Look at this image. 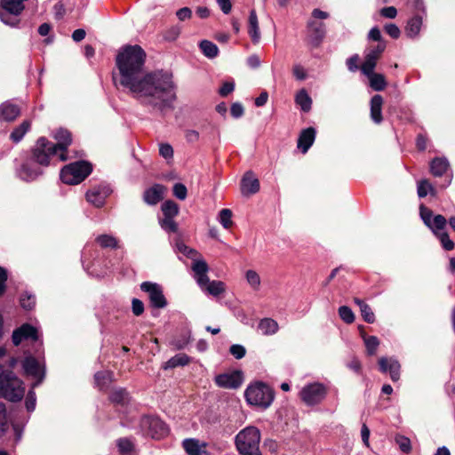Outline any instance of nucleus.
Returning a JSON list of instances; mask_svg holds the SVG:
<instances>
[{"label": "nucleus", "mask_w": 455, "mask_h": 455, "mask_svg": "<svg viewBox=\"0 0 455 455\" xmlns=\"http://www.w3.org/2000/svg\"><path fill=\"white\" fill-rule=\"evenodd\" d=\"M146 53L139 45H126L118 52L116 63L119 83L146 105L158 109L171 108L176 100V86L172 75L157 71H144Z\"/></svg>", "instance_id": "obj_1"}, {"label": "nucleus", "mask_w": 455, "mask_h": 455, "mask_svg": "<svg viewBox=\"0 0 455 455\" xmlns=\"http://www.w3.org/2000/svg\"><path fill=\"white\" fill-rule=\"evenodd\" d=\"M191 268L194 272V277L203 291L217 297L226 291V284L221 281H210L207 273L209 271L208 264L203 259H194Z\"/></svg>", "instance_id": "obj_2"}, {"label": "nucleus", "mask_w": 455, "mask_h": 455, "mask_svg": "<svg viewBox=\"0 0 455 455\" xmlns=\"http://www.w3.org/2000/svg\"><path fill=\"white\" fill-rule=\"evenodd\" d=\"M260 432L256 427H247L235 436V447L241 455H261Z\"/></svg>", "instance_id": "obj_3"}, {"label": "nucleus", "mask_w": 455, "mask_h": 455, "mask_svg": "<svg viewBox=\"0 0 455 455\" xmlns=\"http://www.w3.org/2000/svg\"><path fill=\"white\" fill-rule=\"evenodd\" d=\"M24 393L25 387L22 381L12 371H4L0 368V395L15 402L21 400Z\"/></svg>", "instance_id": "obj_4"}, {"label": "nucleus", "mask_w": 455, "mask_h": 455, "mask_svg": "<svg viewBox=\"0 0 455 455\" xmlns=\"http://www.w3.org/2000/svg\"><path fill=\"white\" fill-rule=\"evenodd\" d=\"M244 395L248 403L263 409L269 407L274 400L272 389L262 382L250 385Z\"/></svg>", "instance_id": "obj_5"}, {"label": "nucleus", "mask_w": 455, "mask_h": 455, "mask_svg": "<svg viewBox=\"0 0 455 455\" xmlns=\"http://www.w3.org/2000/svg\"><path fill=\"white\" fill-rule=\"evenodd\" d=\"M92 165L88 162H76L62 168L60 179L66 184H78L92 172Z\"/></svg>", "instance_id": "obj_6"}, {"label": "nucleus", "mask_w": 455, "mask_h": 455, "mask_svg": "<svg viewBox=\"0 0 455 455\" xmlns=\"http://www.w3.org/2000/svg\"><path fill=\"white\" fill-rule=\"evenodd\" d=\"M59 155L60 151L55 143L49 141L44 137L39 138L33 148L34 160L43 166H48L51 159L54 156L59 159Z\"/></svg>", "instance_id": "obj_7"}, {"label": "nucleus", "mask_w": 455, "mask_h": 455, "mask_svg": "<svg viewBox=\"0 0 455 455\" xmlns=\"http://www.w3.org/2000/svg\"><path fill=\"white\" fill-rule=\"evenodd\" d=\"M26 0H1L0 20L6 25L15 27L19 23L16 18H10V15L19 16L25 8Z\"/></svg>", "instance_id": "obj_8"}, {"label": "nucleus", "mask_w": 455, "mask_h": 455, "mask_svg": "<svg viewBox=\"0 0 455 455\" xmlns=\"http://www.w3.org/2000/svg\"><path fill=\"white\" fill-rule=\"evenodd\" d=\"M327 395V387L319 382L311 383L302 387L299 397L308 406L322 403Z\"/></svg>", "instance_id": "obj_9"}, {"label": "nucleus", "mask_w": 455, "mask_h": 455, "mask_svg": "<svg viewBox=\"0 0 455 455\" xmlns=\"http://www.w3.org/2000/svg\"><path fill=\"white\" fill-rule=\"evenodd\" d=\"M140 427L147 435L155 439H161L169 432L166 424L157 417H143L140 420Z\"/></svg>", "instance_id": "obj_10"}, {"label": "nucleus", "mask_w": 455, "mask_h": 455, "mask_svg": "<svg viewBox=\"0 0 455 455\" xmlns=\"http://www.w3.org/2000/svg\"><path fill=\"white\" fill-rule=\"evenodd\" d=\"M140 289L148 294L150 303L153 307L163 308L166 306L167 302L159 284L144 282L140 284Z\"/></svg>", "instance_id": "obj_11"}, {"label": "nucleus", "mask_w": 455, "mask_h": 455, "mask_svg": "<svg viewBox=\"0 0 455 455\" xmlns=\"http://www.w3.org/2000/svg\"><path fill=\"white\" fill-rule=\"evenodd\" d=\"M22 367L25 373L36 379L39 384L44 379V372L42 363L32 355H27L22 362Z\"/></svg>", "instance_id": "obj_12"}, {"label": "nucleus", "mask_w": 455, "mask_h": 455, "mask_svg": "<svg viewBox=\"0 0 455 455\" xmlns=\"http://www.w3.org/2000/svg\"><path fill=\"white\" fill-rule=\"evenodd\" d=\"M110 188L106 185H99L92 188L86 193V200L95 207H101L106 198L110 195Z\"/></svg>", "instance_id": "obj_13"}, {"label": "nucleus", "mask_w": 455, "mask_h": 455, "mask_svg": "<svg viewBox=\"0 0 455 455\" xmlns=\"http://www.w3.org/2000/svg\"><path fill=\"white\" fill-rule=\"evenodd\" d=\"M243 382L242 372L239 371L220 374L215 377V383L223 388H237Z\"/></svg>", "instance_id": "obj_14"}, {"label": "nucleus", "mask_w": 455, "mask_h": 455, "mask_svg": "<svg viewBox=\"0 0 455 455\" xmlns=\"http://www.w3.org/2000/svg\"><path fill=\"white\" fill-rule=\"evenodd\" d=\"M53 137L57 140L55 145L60 151L59 161L64 162L68 160L67 150L72 142L71 133L68 130L59 129L56 131Z\"/></svg>", "instance_id": "obj_15"}, {"label": "nucleus", "mask_w": 455, "mask_h": 455, "mask_svg": "<svg viewBox=\"0 0 455 455\" xmlns=\"http://www.w3.org/2000/svg\"><path fill=\"white\" fill-rule=\"evenodd\" d=\"M386 44L379 43L373 48L369 49L365 55L364 61L361 66V71H371L374 70L377 61L379 59L382 52L385 51Z\"/></svg>", "instance_id": "obj_16"}, {"label": "nucleus", "mask_w": 455, "mask_h": 455, "mask_svg": "<svg viewBox=\"0 0 455 455\" xmlns=\"http://www.w3.org/2000/svg\"><path fill=\"white\" fill-rule=\"evenodd\" d=\"M24 339L38 340L37 330L30 324L25 323L16 329L12 333V342L15 346L20 344Z\"/></svg>", "instance_id": "obj_17"}, {"label": "nucleus", "mask_w": 455, "mask_h": 455, "mask_svg": "<svg viewBox=\"0 0 455 455\" xmlns=\"http://www.w3.org/2000/svg\"><path fill=\"white\" fill-rule=\"evenodd\" d=\"M259 190V180L251 172H247L241 180V193L244 196H250Z\"/></svg>", "instance_id": "obj_18"}, {"label": "nucleus", "mask_w": 455, "mask_h": 455, "mask_svg": "<svg viewBox=\"0 0 455 455\" xmlns=\"http://www.w3.org/2000/svg\"><path fill=\"white\" fill-rule=\"evenodd\" d=\"M379 369L382 372H389L391 379L397 381L400 378V363L394 358L381 357L379 360Z\"/></svg>", "instance_id": "obj_19"}, {"label": "nucleus", "mask_w": 455, "mask_h": 455, "mask_svg": "<svg viewBox=\"0 0 455 455\" xmlns=\"http://www.w3.org/2000/svg\"><path fill=\"white\" fill-rule=\"evenodd\" d=\"M166 188L160 184H155L151 188L145 190L143 194L144 202L149 205H155L163 200Z\"/></svg>", "instance_id": "obj_20"}, {"label": "nucleus", "mask_w": 455, "mask_h": 455, "mask_svg": "<svg viewBox=\"0 0 455 455\" xmlns=\"http://www.w3.org/2000/svg\"><path fill=\"white\" fill-rule=\"evenodd\" d=\"M315 138V131L314 128L309 127L303 130L298 140V148L303 154L307 153L309 148L313 145Z\"/></svg>", "instance_id": "obj_21"}, {"label": "nucleus", "mask_w": 455, "mask_h": 455, "mask_svg": "<svg viewBox=\"0 0 455 455\" xmlns=\"http://www.w3.org/2000/svg\"><path fill=\"white\" fill-rule=\"evenodd\" d=\"M20 111L17 105L9 101L4 102L0 105V119L4 121H13L19 116Z\"/></svg>", "instance_id": "obj_22"}, {"label": "nucleus", "mask_w": 455, "mask_h": 455, "mask_svg": "<svg viewBox=\"0 0 455 455\" xmlns=\"http://www.w3.org/2000/svg\"><path fill=\"white\" fill-rule=\"evenodd\" d=\"M248 34L253 44H258L260 40V31L259 20L255 10H251L248 20Z\"/></svg>", "instance_id": "obj_23"}, {"label": "nucleus", "mask_w": 455, "mask_h": 455, "mask_svg": "<svg viewBox=\"0 0 455 455\" xmlns=\"http://www.w3.org/2000/svg\"><path fill=\"white\" fill-rule=\"evenodd\" d=\"M369 79L370 86L374 91H383L387 86V81L382 74L375 73L374 70L362 71Z\"/></svg>", "instance_id": "obj_24"}, {"label": "nucleus", "mask_w": 455, "mask_h": 455, "mask_svg": "<svg viewBox=\"0 0 455 455\" xmlns=\"http://www.w3.org/2000/svg\"><path fill=\"white\" fill-rule=\"evenodd\" d=\"M182 445L188 455H208L205 445L200 444L199 441L196 439H186Z\"/></svg>", "instance_id": "obj_25"}, {"label": "nucleus", "mask_w": 455, "mask_h": 455, "mask_svg": "<svg viewBox=\"0 0 455 455\" xmlns=\"http://www.w3.org/2000/svg\"><path fill=\"white\" fill-rule=\"evenodd\" d=\"M382 96L376 94L371 100V117L376 124H380L382 121Z\"/></svg>", "instance_id": "obj_26"}, {"label": "nucleus", "mask_w": 455, "mask_h": 455, "mask_svg": "<svg viewBox=\"0 0 455 455\" xmlns=\"http://www.w3.org/2000/svg\"><path fill=\"white\" fill-rule=\"evenodd\" d=\"M42 174V170L38 167L33 166V164L29 163L24 164L20 172V177L27 181L33 180Z\"/></svg>", "instance_id": "obj_27"}, {"label": "nucleus", "mask_w": 455, "mask_h": 455, "mask_svg": "<svg viewBox=\"0 0 455 455\" xmlns=\"http://www.w3.org/2000/svg\"><path fill=\"white\" fill-rule=\"evenodd\" d=\"M423 24L422 18L419 16H414L410 19L405 27L406 36L411 38H415L419 34L421 26Z\"/></svg>", "instance_id": "obj_28"}, {"label": "nucleus", "mask_w": 455, "mask_h": 455, "mask_svg": "<svg viewBox=\"0 0 455 455\" xmlns=\"http://www.w3.org/2000/svg\"><path fill=\"white\" fill-rule=\"evenodd\" d=\"M259 330L263 335H273L278 331L279 326L276 321L271 318H263L259 323Z\"/></svg>", "instance_id": "obj_29"}, {"label": "nucleus", "mask_w": 455, "mask_h": 455, "mask_svg": "<svg viewBox=\"0 0 455 455\" xmlns=\"http://www.w3.org/2000/svg\"><path fill=\"white\" fill-rule=\"evenodd\" d=\"M448 167L449 163L446 158L436 157L430 164V172L435 176H442Z\"/></svg>", "instance_id": "obj_30"}, {"label": "nucleus", "mask_w": 455, "mask_h": 455, "mask_svg": "<svg viewBox=\"0 0 455 455\" xmlns=\"http://www.w3.org/2000/svg\"><path fill=\"white\" fill-rule=\"evenodd\" d=\"M30 122L28 120L23 121L19 126H17L12 132L10 135V139L15 142H20L24 135L29 131L30 129Z\"/></svg>", "instance_id": "obj_31"}, {"label": "nucleus", "mask_w": 455, "mask_h": 455, "mask_svg": "<svg viewBox=\"0 0 455 455\" xmlns=\"http://www.w3.org/2000/svg\"><path fill=\"white\" fill-rule=\"evenodd\" d=\"M189 363V357L185 354H179L169 359L164 365V369H172L177 366H184Z\"/></svg>", "instance_id": "obj_32"}, {"label": "nucleus", "mask_w": 455, "mask_h": 455, "mask_svg": "<svg viewBox=\"0 0 455 455\" xmlns=\"http://www.w3.org/2000/svg\"><path fill=\"white\" fill-rule=\"evenodd\" d=\"M295 100L303 111L307 112L310 110L312 100L305 90H300L297 93Z\"/></svg>", "instance_id": "obj_33"}, {"label": "nucleus", "mask_w": 455, "mask_h": 455, "mask_svg": "<svg viewBox=\"0 0 455 455\" xmlns=\"http://www.w3.org/2000/svg\"><path fill=\"white\" fill-rule=\"evenodd\" d=\"M447 221L446 219L443 215H435L433 217V219L430 220L429 225H427V228H429L432 232L436 235L439 234L440 230H443L446 225Z\"/></svg>", "instance_id": "obj_34"}, {"label": "nucleus", "mask_w": 455, "mask_h": 455, "mask_svg": "<svg viewBox=\"0 0 455 455\" xmlns=\"http://www.w3.org/2000/svg\"><path fill=\"white\" fill-rule=\"evenodd\" d=\"M200 48L204 54L208 58H214L219 53L217 45L208 40H204L200 43Z\"/></svg>", "instance_id": "obj_35"}, {"label": "nucleus", "mask_w": 455, "mask_h": 455, "mask_svg": "<svg viewBox=\"0 0 455 455\" xmlns=\"http://www.w3.org/2000/svg\"><path fill=\"white\" fill-rule=\"evenodd\" d=\"M427 194L435 196V188L430 184L427 180H422L418 182V196L425 197Z\"/></svg>", "instance_id": "obj_36"}, {"label": "nucleus", "mask_w": 455, "mask_h": 455, "mask_svg": "<svg viewBox=\"0 0 455 455\" xmlns=\"http://www.w3.org/2000/svg\"><path fill=\"white\" fill-rule=\"evenodd\" d=\"M245 279L252 290H259L261 281L259 275L256 271L251 269L247 270L245 273Z\"/></svg>", "instance_id": "obj_37"}, {"label": "nucleus", "mask_w": 455, "mask_h": 455, "mask_svg": "<svg viewBox=\"0 0 455 455\" xmlns=\"http://www.w3.org/2000/svg\"><path fill=\"white\" fill-rule=\"evenodd\" d=\"M161 208L164 217L174 218L179 213V206L173 201L164 202Z\"/></svg>", "instance_id": "obj_38"}, {"label": "nucleus", "mask_w": 455, "mask_h": 455, "mask_svg": "<svg viewBox=\"0 0 455 455\" xmlns=\"http://www.w3.org/2000/svg\"><path fill=\"white\" fill-rule=\"evenodd\" d=\"M96 242L102 248H116L117 240L109 235H100L96 238Z\"/></svg>", "instance_id": "obj_39"}, {"label": "nucleus", "mask_w": 455, "mask_h": 455, "mask_svg": "<svg viewBox=\"0 0 455 455\" xmlns=\"http://www.w3.org/2000/svg\"><path fill=\"white\" fill-rule=\"evenodd\" d=\"M110 399L113 403L124 404L129 400L128 393L124 389H116L112 392Z\"/></svg>", "instance_id": "obj_40"}, {"label": "nucleus", "mask_w": 455, "mask_h": 455, "mask_svg": "<svg viewBox=\"0 0 455 455\" xmlns=\"http://www.w3.org/2000/svg\"><path fill=\"white\" fill-rule=\"evenodd\" d=\"M364 344L369 355H372L375 354L377 347L379 345V341L376 336H363Z\"/></svg>", "instance_id": "obj_41"}, {"label": "nucleus", "mask_w": 455, "mask_h": 455, "mask_svg": "<svg viewBox=\"0 0 455 455\" xmlns=\"http://www.w3.org/2000/svg\"><path fill=\"white\" fill-rule=\"evenodd\" d=\"M219 220L224 228H230L233 224L231 210L222 209L219 213Z\"/></svg>", "instance_id": "obj_42"}, {"label": "nucleus", "mask_w": 455, "mask_h": 455, "mask_svg": "<svg viewBox=\"0 0 455 455\" xmlns=\"http://www.w3.org/2000/svg\"><path fill=\"white\" fill-rule=\"evenodd\" d=\"M117 446L122 455H132L133 444L129 439L118 440Z\"/></svg>", "instance_id": "obj_43"}, {"label": "nucleus", "mask_w": 455, "mask_h": 455, "mask_svg": "<svg viewBox=\"0 0 455 455\" xmlns=\"http://www.w3.org/2000/svg\"><path fill=\"white\" fill-rule=\"evenodd\" d=\"M339 317L347 323H352L355 321L353 311L347 306H341L339 308Z\"/></svg>", "instance_id": "obj_44"}, {"label": "nucleus", "mask_w": 455, "mask_h": 455, "mask_svg": "<svg viewBox=\"0 0 455 455\" xmlns=\"http://www.w3.org/2000/svg\"><path fill=\"white\" fill-rule=\"evenodd\" d=\"M9 428L8 419L6 416L5 405L0 403V435H3Z\"/></svg>", "instance_id": "obj_45"}, {"label": "nucleus", "mask_w": 455, "mask_h": 455, "mask_svg": "<svg viewBox=\"0 0 455 455\" xmlns=\"http://www.w3.org/2000/svg\"><path fill=\"white\" fill-rule=\"evenodd\" d=\"M395 442L398 444L400 450L403 452H410L411 450V441L409 438L403 435H398L395 437Z\"/></svg>", "instance_id": "obj_46"}, {"label": "nucleus", "mask_w": 455, "mask_h": 455, "mask_svg": "<svg viewBox=\"0 0 455 455\" xmlns=\"http://www.w3.org/2000/svg\"><path fill=\"white\" fill-rule=\"evenodd\" d=\"M361 315L363 320L369 323H372L375 321V315L368 304L363 305L360 308Z\"/></svg>", "instance_id": "obj_47"}, {"label": "nucleus", "mask_w": 455, "mask_h": 455, "mask_svg": "<svg viewBox=\"0 0 455 455\" xmlns=\"http://www.w3.org/2000/svg\"><path fill=\"white\" fill-rule=\"evenodd\" d=\"M161 227L169 232H175L177 230V224L173 220V218L164 217L160 220Z\"/></svg>", "instance_id": "obj_48"}, {"label": "nucleus", "mask_w": 455, "mask_h": 455, "mask_svg": "<svg viewBox=\"0 0 455 455\" xmlns=\"http://www.w3.org/2000/svg\"><path fill=\"white\" fill-rule=\"evenodd\" d=\"M229 352L235 358L242 359L246 354V349L243 346L235 344L230 347Z\"/></svg>", "instance_id": "obj_49"}, {"label": "nucleus", "mask_w": 455, "mask_h": 455, "mask_svg": "<svg viewBox=\"0 0 455 455\" xmlns=\"http://www.w3.org/2000/svg\"><path fill=\"white\" fill-rule=\"evenodd\" d=\"M36 303V299L32 295L23 294L20 297V305L24 309H31Z\"/></svg>", "instance_id": "obj_50"}, {"label": "nucleus", "mask_w": 455, "mask_h": 455, "mask_svg": "<svg viewBox=\"0 0 455 455\" xmlns=\"http://www.w3.org/2000/svg\"><path fill=\"white\" fill-rule=\"evenodd\" d=\"M187 188L181 183H176L173 186V195L180 200H184L187 197Z\"/></svg>", "instance_id": "obj_51"}, {"label": "nucleus", "mask_w": 455, "mask_h": 455, "mask_svg": "<svg viewBox=\"0 0 455 455\" xmlns=\"http://www.w3.org/2000/svg\"><path fill=\"white\" fill-rule=\"evenodd\" d=\"M419 214H420V217H421L424 224L426 226L429 225L430 220L433 219L432 211L430 209H428L427 207L424 206L423 204H421L419 207Z\"/></svg>", "instance_id": "obj_52"}, {"label": "nucleus", "mask_w": 455, "mask_h": 455, "mask_svg": "<svg viewBox=\"0 0 455 455\" xmlns=\"http://www.w3.org/2000/svg\"><path fill=\"white\" fill-rule=\"evenodd\" d=\"M111 379V373L108 371H100L95 374V381L98 386L103 387Z\"/></svg>", "instance_id": "obj_53"}, {"label": "nucleus", "mask_w": 455, "mask_h": 455, "mask_svg": "<svg viewBox=\"0 0 455 455\" xmlns=\"http://www.w3.org/2000/svg\"><path fill=\"white\" fill-rule=\"evenodd\" d=\"M436 235L439 237L442 245L445 250L451 251L454 248V243L449 238L447 233L443 232Z\"/></svg>", "instance_id": "obj_54"}, {"label": "nucleus", "mask_w": 455, "mask_h": 455, "mask_svg": "<svg viewBox=\"0 0 455 455\" xmlns=\"http://www.w3.org/2000/svg\"><path fill=\"white\" fill-rule=\"evenodd\" d=\"M386 33L392 38L397 39L401 35L400 28L394 23H388L385 26Z\"/></svg>", "instance_id": "obj_55"}, {"label": "nucleus", "mask_w": 455, "mask_h": 455, "mask_svg": "<svg viewBox=\"0 0 455 455\" xmlns=\"http://www.w3.org/2000/svg\"><path fill=\"white\" fill-rule=\"evenodd\" d=\"M159 154L165 159H170L173 156V149L170 144H160Z\"/></svg>", "instance_id": "obj_56"}, {"label": "nucleus", "mask_w": 455, "mask_h": 455, "mask_svg": "<svg viewBox=\"0 0 455 455\" xmlns=\"http://www.w3.org/2000/svg\"><path fill=\"white\" fill-rule=\"evenodd\" d=\"M380 14L387 19H395L397 15V10L394 6L384 7L380 10Z\"/></svg>", "instance_id": "obj_57"}, {"label": "nucleus", "mask_w": 455, "mask_h": 455, "mask_svg": "<svg viewBox=\"0 0 455 455\" xmlns=\"http://www.w3.org/2000/svg\"><path fill=\"white\" fill-rule=\"evenodd\" d=\"M144 311L143 302L138 299H132V312L135 315H140Z\"/></svg>", "instance_id": "obj_58"}, {"label": "nucleus", "mask_w": 455, "mask_h": 455, "mask_svg": "<svg viewBox=\"0 0 455 455\" xmlns=\"http://www.w3.org/2000/svg\"><path fill=\"white\" fill-rule=\"evenodd\" d=\"M292 73L298 80H304L307 77L306 71L300 65H295L292 68Z\"/></svg>", "instance_id": "obj_59"}, {"label": "nucleus", "mask_w": 455, "mask_h": 455, "mask_svg": "<svg viewBox=\"0 0 455 455\" xmlns=\"http://www.w3.org/2000/svg\"><path fill=\"white\" fill-rule=\"evenodd\" d=\"M235 84L232 82H226L222 84L219 92L221 96H227L234 91Z\"/></svg>", "instance_id": "obj_60"}, {"label": "nucleus", "mask_w": 455, "mask_h": 455, "mask_svg": "<svg viewBox=\"0 0 455 455\" xmlns=\"http://www.w3.org/2000/svg\"><path fill=\"white\" fill-rule=\"evenodd\" d=\"M216 1L223 13L228 14L231 12L232 4H231L230 0H216Z\"/></svg>", "instance_id": "obj_61"}, {"label": "nucleus", "mask_w": 455, "mask_h": 455, "mask_svg": "<svg viewBox=\"0 0 455 455\" xmlns=\"http://www.w3.org/2000/svg\"><path fill=\"white\" fill-rule=\"evenodd\" d=\"M176 15L180 20H185L191 17L192 12L188 7H183L177 11Z\"/></svg>", "instance_id": "obj_62"}, {"label": "nucleus", "mask_w": 455, "mask_h": 455, "mask_svg": "<svg viewBox=\"0 0 455 455\" xmlns=\"http://www.w3.org/2000/svg\"><path fill=\"white\" fill-rule=\"evenodd\" d=\"M232 116L238 118L243 114V108L240 103H234L230 109Z\"/></svg>", "instance_id": "obj_63"}, {"label": "nucleus", "mask_w": 455, "mask_h": 455, "mask_svg": "<svg viewBox=\"0 0 455 455\" xmlns=\"http://www.w3.org/2000/svg\"><path fill=\"white\" fill-rule=\"evenodd\" d=\"M26 407L28 411H33L36 407L35 393L29 392L26 399Z\"/></svg>", "instance_id": "obj_64"}]
</instances>
